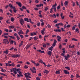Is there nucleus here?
Instances as JSON below:
<instances>
[{
	"instance_id": "9b49d317",
	"label": "nucleus",
	"mask_w": 80,
	"mask_h": 80,
	"mask_svg": "<svg viewBox=\"0 0 80 80\" xmlns=\"http://www.w3.org/2000/svg\"><path fill=\"white\" fill-rule=\"evenodd\" d=\"M12 9H13V11H14V12L15 13H16L17 10L16 9L15 7H13Z\"/></svg>"
},
{
	"instance_id": "8fccbe9b",
	"label": "nucleus",
	"mask_w": 80,
	"mask_h": 80,
	"mask_svg": "<svg viewBox=\"0 0 80 80\" xmlns=\"http://www.w3.org/2000/svg\"><path fill=\"white\" fill-rule=\"evenodd\" d=\"M11 66L12 67H14V66H15V64L14 63H12L11 64Z\"/></svg>"
},
{
	"instance_id": "f03ea898",
	"label": "nucleus",
	"mask_w": 80,
	"mask_h": 80,
	"mask_svg": "<svg viewBox=\"0 0 80 80\" xmlns=\"http://www.w3.org/2000/svg\"><path fill=\"white\" fill-rule=\"evenodd\" d=\"M70 57V56H69V54H67V56H66V55H65L64 56V59H65V60H68V58H69Z\"/></svg>"
},
{
	"instance_id": "2eb2a0df",
	"label": "nucleus",
	"mask_w": 80,
	"mask_h": 80,
	"mask_svg": "<svg viewBox=\"0 0 80 80\" xmlns=\"http://www.w3.org/2000/svg\"><path fill=\"white\" fill-rule=\"evenodd\" d=\"M53 47L52 46H51V47L49 48L48 49H49V50H50L51 51H52L53 50Z\"/></svg>"
},
{
	"instance_id": "0e129e2a",
	"label": "nucleus",
	"mask_w": 80,
	"mask_h": 80,
	"mask_svg": "<svg viewBox=\"0 0 80 80\" xmlns=\"http://www.w3.org/2000/svg\"><path fill=\"white\" fill-rule=\"evenodd\" d=\"M67 27H68V28H69L70 27V25L68 24V25L67 26Z\"/></svg>"
},
{
	"instance_id": "09e8293b",
	"label": "nucleus",
	"mask_w": 80,
	"mask_h": 80,
	"mask_svg": "<svg viewBox=\"0 0 80 80\" xmlns=\"http://www.w3.org/2000/svg\"><path fill=\"white\" fill-rule=\"evenodd\" d=\"M0 12H1V13H3V10L1 9H0Z\"/></svg>"
},
{
	"instance_id": "f704fd0d",
	"label": "nucleus",
	"mask_w": 80,
	"mask_h": 80,
	"mask_svg": "<svg viewBox=\"0 0 80 80\" xmlns=\"http://www.w3.org/2000/svg\"><path fill=\"white\" fill-rule=\"evenodd\" d=\"M72 40L73 41H78L77 39H75L74 38H73L72 39Z\"/></svg>"
},
{
	"instance_id": "412c9836",
	"label": "nucleus",
	"mask_w": 80,
	"mask_h": 80,
	"mask_svg": "<svg viewBox=\"0 0 80 80\" xmlns=\"http://www.w3.org/2000/svg\"><path fill=\"white\" fill-rule=\"evenodd\" d=\"M68 1H66V2H65L64 3V5H66V7L68 6Z\"/></svg>"
},
{
	"instance_id": "a19ab883",
	"label": "nucleus",
	"mask_w": 80,
	"mask_h": 80,
	"mask_svg": "<svg viewBox=\"0 0 80 80\" xmlns=\"http://www.w3.org/2000/svg\"><path fill=\"white\" fill-rule=\"evenodd\" d=\"M48 10V8L47 7H45V9L44 10L45 11H47Z\"/></svg>"
},
{
	"instance_id": "680f3d73",
	"label": "nucleus",
	"mask_w": 80,
	"mask_h": 80,
	"mask_svg": "<svg viewBox=\"0 0 80 80\" xmlns=\"http://www.w3.org/2000/svg\"><path fill=\"white\" fill-rule=\"evenodd\" d=\"M35 65V66H36V67H37L38 66H39V63H37Z\"/></svg>"
},
{
	"instance_id": "49530a36",
	"label": "nucleus",
	"mask_w": 80,
	"mask_h": 80,
	"mask_svg": "<svg viewBox=\"0 0 80 80\" xmlns=\"http://www.w3.org/2000/svg\"><path fill=\"white\" fill-rule=\"evenodd\" d=\"M75 27L74 26H73L72 28V30L73 31L74 30H75Z\"/></svg>"
},
{
	"instance_id": "4c0bfd02",
	"label": "nucleus",
	"mask_w": 80,
	"mask_h": 80,
	"mask_svg": "<svg viewBox=\"0 0 80 80\" xmlns=\"http://www.w3.org/2000/svg\"><path fill=\"white\" fill-rule=\"evenodd\" d=\"M11 21L12 22H13L14 21V18H11Z\"/></svg>"
},
{
	"instance_id": "7ed1b4c3",
	"label": "nucleus",
	"mask_w": 80,
	"mask_h": 80,
	"mask_svg": "<svg viewBox=\"0 0 80 80\" xmlns=\"http://www.w3.org/2000/svg\"><path fill=\"white\" fill-rule=\"evenodd\" d=\"M12 71L14 72V73L15 74H17V70L16 68H12Z\"/></svg>"
},
{
	"instance_id": "bf43d9fd",
	"label": "nucleus",
	"mask_w": 80,
	"mask_h": 80,
	"mask_svg": "<svg viewBox=\"0 0 80 80\" xmlns=\"http://www.w3.org/2000/svg\"><path fill=\"white\" fill-rule=\"evenodd\" d=\"M42 12V11H39L38 12V13L40 15H41V12Z\"/></svg>"
},
{
	"instance_id": "052dcab7",
	"label": "nucleus",
	"mask_w": 80,
	"mask_h": 80,
	"mask_svg": "<svg viewBox=\"0 0 80 80\" xmlns=\"http://www.w3.org/2000/svg\"><path fill=\"white\" fill-rule=\"evenodd\" d=\"M68 47H69V48H73L72 46H71L70 45H68Z\"/></svg>"
},
{
	"instance_id": "6e6552de",
	"label": "nucleus",
	"mask_w": 80,
	"mask_h": 80,
	"mask_svg": "<svg viewBox=\"0 0 80 80\" xmlns=\"http://www.w3.org/2000/svg\"><path fill=\"white\" fill-rule=\"evenodd\" d=\"M45 28H43V30H41V34H42V35H44L45 34Z\"/></svg>"
},
{
	"instance_id": "a211bd4d",
	"label": "nucleus",
	"mask_w": 80,
	"mask_h": 80,
	"mask_svg": "<svg viewBox=\"0 0 80 80\" xmlns=\"http://www.w3.org/2000/svg\"><path fill=\"white\" fill-rule=\"evenodd\" d=\"M12 58H18V56H17V55L14 54V55L12 56Z\"/></svg>"
},
{
	"instance_id": "37998d69",
	"label": "nucleus",
	"mask_w": 80,
	"mask_h": 80,
	"mask_svg": "<svg viewBox=\"0 0 80 80\" xmlns=\"http://www.w3.org/2000/svg\"><path fill=\"white\" fill-rule=\"evenodd\" d=\"M78 31V28L75 29V32H79Z\"/></svg>"
},
{
	"instance_id": "5fc2aeb1",
	"label": "nucleus",
	"mask_w": 80,
	"mask_h": 80,
	"mask_svg": "<svg viewBox=\"0 0 80 80\" xmlns=\"http://www.w3.org/2000/svg\"><path fill=\"white\" fill-rule=\"evenodd\" d=\"M41 4H39V5H36V7H41Z\"/></svg>"
},
{
	"instance_id": "de8ad7c7",
	"label": "nucleus",
	"mask_w": 80,
	"mask_h": 80,
	"mask_svg": "<svg viewBox=\"0 0 80 80\" xmlns=\"http://www.w3.org/2000/svg\"><path fill=\"white\" fill-rule=\"evenodd\" d=\"M20 71H21V69L20 68L17 69L16 68V71H17V72H19Z\"/></svg>"
},
{
	"instance_id": "338daca9",
	"label": "nucleus",
	"mask_w": 80,
	"mask_h": 80,
	"mask_svg": "<svg viewBox=\"0 0 80 80\" xmlns=\"http://www.w3.org/2000/svg\"><path fill=\"white\" fill-rule=\"evenodd\" d=\"M36 80H40V78L38 77H36Z\"/></svg>"
},
{
	"instance_id": "20e7f679",
	"label": "nucleus",
	"mask_w": 80,
	"mask_h": 80,
	"mask_svg": "<svg viewBox=\"0 0 80 80\" xmlns=\"http://www.w3.org/2000/svg\"><path fill=\"white\" fill-rule=\"evenodd\" d=\"M63 72L65 74L69 75V72H68L67 70H64Z\"/></svg>"
},
{
	"instance_id": "6ab92c4d",
	"label": "nucleus",
	"mask_w": 80,
	"mask_h": 80,
	"mask_svg": "<svg viewBox=\"0 0 80 80\" xmlns=\"http://www.w3.org/2000/svg\"><path fill=\"white\" fill-rule=\"evenodd\" d=\"M24 21H27V22H29V21H28V18H24Z\"/></svg>"
},
{
	"instance_id": "f257e3e1",
	"label": "nucleus",
	"mask_w": 80,
	"mask_h": 80,
	"mask_svg": "<svg viewBox=\"0 0 80 80\" xmlns=\"http://www.w3.org/2000/svg\"><path fill=\"white\" fill-rule=\"evenodd\" d=\"M19 21L20 23H21V24L22 25H23V24H25V22L22 19H20Z\"/></svg>"
},
{
	"instance_id": "4468645a",
	"label": "nucleus",
	"mask_w": 80,
	"mask_h": 80,
	"mask_svg": "<svg viewBox=\"0 0 80 80\" xmlns=\"http://www.w3.org/2000/svg\"><path fill=\"white\" fill-rule=\"evenodd\" d=\"M47 54L49 56H51L52 55V52L51 51H49L48 52H47Z\"/></svg>"
},
{
	"instance_id": "ea45409f",
	"label": "nucleus",
	"mask_w": 80,
	"mask_h": 80,
	"mask_svg": "<svg viewBox=\"0 0 80 80\" xmlns=\"http://www.w3.org/2000/svg\"><path fill=\"white\" fill-rule=\"evenodd\" d=\"M3 41L4 42H7V41H8V40L6 39H3Z\"/></svg>"
},
{
	"instance_id": "4d7b16f0",
	"label": "nucleus",
	"mask_w": 80,
	"mask_h": 80,
	"mask_svg": "<svg viewBox=\"0 0 80 80\" xmlns=\"http://www.w3.org/2000/svg\"><path fill=\"white\" fill-rule=\"evenodd\" d=\"M40 22H38V23H37V25L38 26H40Z\"/></svg>"
},
{
	"instance_id": "0eeeda50",
	"label": "nucleus",
	"mask_w": 80,
	"mask_h": 80,
	"mask_svg": "<svg viewBox=\"0 0 80 80\" xmlns=\"http://www.w3.org/2000/svg\"><path fill=\"white\" fill-rule=\"evenodd\" d=\"M16 3L20 7H22V4H21V3L20 2H16Z\"/></svg>"
},
{
	"instance_id": "e2e57ef3",
	"label": "nucleus",
	"mask_w": 80,
	"mask_h": 80,
	"mask_svg": "<svg viewBox=\"0 0 80 80\" xmlns=\"http://www.w3.org/2000/svg\"><path fill=\"white\" fill-rule=\"evenodd\" d=\"M20 37L22 38H23V35H20Z\"/></svg>"
},
{
	"instance_id": "e433bc0d",
	"label": "nucleus",
	"mask_w": 80,
	"mask_h": 80,
	"mask_svg": "<svg viewBox=\"0 0 80 80\" xmlns=\"http://www.w3.org/2000/svg\"><path fill=\"white\" fill-rule=\"evenodd\" d=\"M29 32V30H28V29H27V30L26 31V34H27Z\"/></svg>"
},
{
	"instance_id": "79ce46f5",
	"label": "nucleus",
	"mask_w": 80,
	"mask_h": 80,
	"mask_svg": "<svg viewBox=\"0 0 80 80\" xmlns=\"http://www.w3.org/2000/svg\"><path fill=\"white\" fill-rule=\"evenodd\" d=\"M28 68V67L27 66L25 65L24 66V68L27 69Z\"/></svg>"
},
{
	"instance_id": "f8f14e48",
	"label": "nucleus",
	"mask_w": 80,
	"mask_h": 80,
	"mask_svg": "<svg viewBox=\"0 0 80 80\" xmlns=\"http://www.w3.org/2000/svg\"><path fill=\"white\" fill-rule=\"evenodd\" d=\"M9 52L8 50H6V51L4 52V53H6V54L7 55L8 53Z\"/></svg>"
},
{
	"instance_id": "5701e85b",
	"label": "nucleus",
	"mask_w": 80,
	"mask_h": 80,
	"mask_svg": "<svg viewBox=\"0 0 80 80\" xmlns=\"http://www.w3.org/2000/svg\"><path fill=\"white\" fill-rule=\"evenodd\" d=\"M6 65V66H8V67H11V64L10 63H5Z\"/></svg>"
},
{
	"instance_id": "ddd939ff",
	"label": "nucleus",
	"mask_w": 80,
	"mask_h": 80,
	"mask_svg": "<svg viewBox=\"0 0 80 80\" xmlns=\"http://www.w3.org/2000/svg\"><path fill=\"white\" fill-rule=\"evenodd\" d=\"M49 71L47 70H45L43 71V73H44L48 74V73H49Z\"/></svg>"
},
{
	"instance_id": "7c9ffc66",
	"label": "nucleus",
	"mask_w": 80,
	"mask_h": 80,
	"mask_svg": "<svg viewBox=\"0 0 80 80\" xmlns=\"http://www.w3.org/2000/svg\"><path fill=\"white\" fill-rule=\"evenodd\" d=\"M56 6H57V4H56V3H55V5H52V8H56L55 7H56Z\"/></svg>"
},
{
	"instance_id": "58836bf2",
	"label": "nucleus",
	"mask_w": 80,
	"mask_h": 80,
	"mask_svg": "<svg viewBox=\"0 0 80 80\" xmlns=\"http://www.w3.org/2000/svg\"><path fill=\"white\" fill-rule=\"evenodd\" d=\"M61 8V6L60 5H58V6L57 7V9L59 10L60 9V8Z\"/></svg>"
},
{
	"instance_id": "dca6fc26",
	"label": "nucleus",
	"mask_w": 80,
	"mask_h": 80,
	"mask_svg": "<svg viewBox=\"0 0 80 80\" xmlns=\"http://www.w3.org/2000/svg\"><path fill=\"white\" fill-rule=\"evenodd\" d=\"M30 71H31V72H32L33 73H36V71L34 70V71L33 70V69H32L31 68H30Z\"/></svg>"
},
{
	"instance_id": "39448f33",
	"label": "nucleus",
	"mask_w": 80,
	"mask_h": 80,
	"mask_svg": "<svg viewBox=\"0 0 80 80\" xmlns=\"http://www.w3.org/2000/svg\"><path fill=\"white\" fill-rule=\"evenodd\" d=\"M57 38H58L57 39L58 41V42L61 41V37H60L59 36H57Z\"/></svg>"
},
{
	"instance_id": "4be33fe9",
	"label": "nucleus",
	"mask_w": 80,
	"mask_h": 80,
	"mask_svg": "<svg viewBox=\"0 0 80 80\" xmlns=\"http://www.w3.org/2000/svg\"><path fill=\"white\" fill-rule=\"evenodd\" d=\"M32 44H30L29 45H28V46H27V48H26V50H27L28 49V48H29V47H30L31 46H32Z\"/></svg>"
},
{
	"instance_id": "72a5a7b5",
	"label": "nucleus",
	"mask_w": 80,
	"mask_h": 80,
	"mask_svg": "<svg viewBox=\"0 0 80 80\" xmlns=\"http://www.w3.org/2000/svg\"><path fill=\"white\" fill-rule=\"evenodd\" d=\"M31 62L32 63L34 64V65H35L36 64V63H35V61H33L31 60Z\"/></svg>"
},
{
	"instance_id": "1a4fd4ad",
	"label": "nucleus",
	"mask_w": 80,
	"mask_h": 80,
	"mask_svg": "<svg viewBox=\"0 0 80 80\" xmlns=\"http://www.w3.org/2000/svg\"><path fill=\"white\" fill-rule=\"evenodd\" d=\"M54 31L56 32H61V29H54Z\"/></svg>"
},
{
	"instance_id": "aec40b11",
	"label": "nucleus",
	"mask_w": 80,
	"mask_h": 80,
	"mask_svg": "<svg viewBox=\"0 0 80 80\" xmlns=\"http://www.w3.org/2000/svg\"><path fill=\"white\" fill-rule=\"evenodd\" d=\"M10 42V43L12 45L14 42H15V41H13L12 40H11L10 41H9Z\"/></svg>"
},
{
	"instance_id": "c9c22d12",
	"label": "nucleus",
	"mask_w": 80,
	"mask_h": 80,
	"mask_svg": "<svg viewBox=\"0 0 80 80\" xmlns=\"http://www.w3.org/2000/svg\"><path fill=\"white\" fill-rule=\"evenodd\" d=\"M1 72H6V70H3V68H1Z\"/></svg>"
},
{
	"instance_id": "f3484780",
	"label": "nucleus",
	"mask_w": 80,
	"mask_h": 80,
	"mask_svg": "<svg viewBox=\"0 0 80 80\" xmlns=\"http://www.w3.org/2000/svg\"><path fill=\"white\" fill-rule=\"evenodd\" d=\"M23 34L22 31V30H20V32H18V35H20V34Z\"/></svg>"
},
{
	"instance_id": "cd10ccee",
	"label": "nucleus",
	"mask_w": 80,
	"mask_h": 80,
	"mask_svg": "<svg viewBox=\"0 0 80 80\" xmlns=\"http://www.w3.org/2000/svg\"><path fill=\"white\" fill-rule=\"evenodd\" d=\"M55 73H56V74H60V71L58 70V71H56Z\"/></svg>"
},
{
	"instance_id": "423d86ee",
	"label": "nucleus",
	"mask_w": 80,
	"mask_h": 80,
	"mask_svg": "<svg viewBox=\"0 0 80 80\" xmlns=\"http://www.w3.org/2000/svg\"><path fill=\"white\" fill-rule=\"evenodd\" d=\"M30 35L31 36H32L33 35H37V33L34 32H31L30 33Z\"/></svg>"
},
{
	"instance_id": "69168bd1",
	"label": "nucleus",
	"mask_w": 80,
	"mask_h": 80,
	"mask_svg": "<svg viewBox=\"0 0 80 80\" xmlns=\"http://www.w3.org/2000/svg\"><path fill=\"white\" fill-rule=\"evenodd\" d=\"M43 47L45 48L46 47V44H43Z\"/></svg>"
},
{
	"instance_id": "13d9d810",
	"label": "nucleus",
	"mask_w": 80,
	"mask_h": 80,
	"mask_svg": "<svg viewBox=\"0 0 80 80\" xmlns=\"http://www.w3.org/2000/svg\"><path fill=\"white\" fill-rule=\"evenodd\" d=\"M42 63L43 64H44V65L45 67H46V66H47V65H46V64H45V63L43 62Z\"/></svg>"
},
{
	"instance_id": "603ef678",
	"label": "nucleus",
	"mask_w": 80,
	"mask_h": 80,
	"mask_svg": "<svg viewBox=\"0 0 80 80\" xmlns=\"http://www.w3.org/2000/svg\"><path fill=\"white\" fill-rule=\"evenodd\" d=\"M4 38H5V39H7L8 38L7 36H4Z\"/></svg>"
},
{
	"instance_id": "a878e982",
	"label": "nucleus",
	"mask_w": 80,
	"mask_h": 80,
	"mask_svg": "<svg viewBox=\"0 0 80 80\" xmlns=\"http://www.w3.org/2000/svg\"><path fill=\"white\" fill-rule=\"evenodd\" d=\"M0 74L2 75H3V76H4L5 77H7V75L6 74H3V73H0Z\"/></svg>"
},
{
	"instance_id": "c85d7f7f",
	"label": "nucleus",
	"mask_w": 80,
	"mask_h": 80,
	"mask_svg": "<svg viewBox=\"0 0 80 80\" xmlns=\"http://www.w3.org/2000/svg\"><path fill=\"white\" fill-rule=\"evenodd\" d=\"M58 25H59V26H62L63 25V24L62 23H57Z\"/></svg>"
},
{
	"instance_id": "bb28decb",
	"label": "nucleus",
	"mask_w": 80,
	"mask_h": 80,
	"mask_svg": "<svg viewBox=\"0 0 80 80\" xmlns=\"http://www.w3.org/2000/svg\"><path fill=\"white\" fill-rule=\"evenodd\" d=\"M14 27H15L13 26H9V28H14Z\"/></svg>"
},
{
	"instance_id": "473e14b6",
	"label": "nucleus",
	"mask_w": 80,
	"mask_h": 80,
	"mask_svg": "<svg viewBox=\"0 0 80 80\" xmlns=\"http://www.w3.org/2000/svg\"><path fill=\"white\" fill-rule=\"evenodd\" d=\"M54 9V10L55 11V12H56V7H54V8H52L51 9Z\"/></svg>"
},
{
	"instance_id": "9d476101",
	"label": "nucleus",
	"mask_w": 80,
	"mask_h": 80,
	"mask_svg": "<svg viewBox=\"0 0 80 80\" xmlns=\"http://www.w3.org/2000/svg\"><path fill=\"white\" fill-rule=\"evenodd\" d=\"M26 73L24 74V75H25V77L26 78H31V77L30 76L28 75H26Z\"/></svg>"
},
{
	"instance_id": "774afa93",
	"label": "nucleus",
	"mask_w": 80,
	"mask_h": 80,
	"mask_svg": "<svg viewBox=\"0 0 80 80\" xmlns=\"http://www.w3.org/2000/svg\"><path fill=\"white\" fill-rule=\"evenodd\" d=\"M78 27L79 28H80V23H78Z\"/></svg>"
},
{
	"instance_id": "a18cd8bd",
	"label": "nucleus",
	"mask_w": 80,
	"mask_h": 80,
	"mask_svg": "<svg viewBox=\"0 0 80 80\" xmlns=\"http://www.w3.org/2000/svg\"><path fill=\"white\" fill-rule=\"evenodd\" d=\"M41 25L42 26H43L44 25V23L43 22H42L41 23Z\"/></svg>"
},
{
	"instance_id": "864d4df0",
	"label": "nucleus",
	"mask_w": 80,
	"mask_h": 80,
	"mask_svg": "<svg viewBox=\"0 0 80 80\" xmlns=\"http://www.w3.org/2000/svg\"><path fill=\"white\" fill-rule=\"evenodd\" d=\"M39 62L40 63H42L43 62V61H42V60H40V61H39Z\"/></svg>"
},
{
	"instance_id": "6e6d98bb",
	"label": "nucleus",
	"mask_w": 80,
	"mask_h": 80,
	"mask_svg": "<svg viewBox=\"0 0 80 80\" xmlns=\"http://www.w3.org/2000/svg\"><path fill=\"white\" fill-rule=\"evenodd\" d=\"M57 41L56 40H54V43L53 44H56Z\"/></svg>"
},
{
	"instance_id": "b1692460",
	"label": "nucleus",
	"mask_w": 80,
	"mask_h": 80,
	"mask_svg": "<svg viewBox=\"0 0 80 80\" xmlns=\"http://www.w3.org/2000/svg\"><path fill=\"white\" fill-rule=\"evenodd\" d=\"M65 68L67 69L68 70H70V68L69 67H65Z\"/></svg>"
},
{
	"instance_id": "c756f323",
	"label": "nucleus",
	"mask_w": 80,
	"mask_h": 80,
	"mask_svg": "<svg viewBox=\"0 0 80 80\" xmlns=\"http://www.w3.org/2000/svg\"><path fill=\"white\" fill-rule=\"evenodd\" d=\"M33 39L34 40L36 41L38 39V38H37L36 36L33 37Z\"/></svg>"
},
{
	"instance_id": "2f4dec72",
	"label": "nucleus",
	"mask_w": 80,
	"mask_h": 80,
	"mask_svg": "<svg viewBox=\"0 0 80 80\" xmlns=\"http://www.w3.org/2000/svg\"><path fill=\"white\" fill-rule=\"evenodd\" d=\"M20 72H19V75H20V76H21V77H23V75H22V72H21V71H19Z\"/></svg>"
},
{
	"instance_id": "393cba45",
	"label": "nucleus",
	"mask_w": 80,
	"mask_h": 80,
	"mask_svg": "<svg viewBox=\"0 0 80 80\" xmlns=\"http://www.w3.org/2000/svg\"><path fill=\"white\" fill-rule=\"evenodd\" d=\"M8 6H9V7L11 8L12 9L13 8V6L10 3L9 4Z\"/></svg>"
},
{
	"instance_id": "c03bdc74",
	"label": "nucleus",
	"mask_w": 80,
	"mask_h": 80,
	"mask_svg": "<svg viewBox=\"0 0 80 80\" xmlns=\"http://www.w3.org/2000/svg\"><path fill=\"white\" fill-rule=\"evenodd\" d=\"M10 38L12 39H15V37L14 36H10Z\"/></svg>"
},
{
	"instance_id": "3c124183",
	"label": "nucleus",
	"mask_w": 80,
	"mask_h": 80,
	"mask_svg": "<svg viewBox=\"0 0 80 80\" xmlns=\"http://www.w3.org/2000/svg\"><path fill=\"white\" fill-rule=\"evenodd\" d=\"M16 38H17V39L18 40H19L20 39V38L18 36H16Z\"/></svg>"
}]
</instances>
